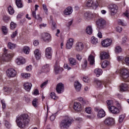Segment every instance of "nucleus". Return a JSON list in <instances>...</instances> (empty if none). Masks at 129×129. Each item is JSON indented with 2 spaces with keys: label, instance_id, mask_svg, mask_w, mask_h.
Segmentation results:
<instances>
[{
  "label": "nucleus",
  "instance_id": "obj_46",
  "mask_svg": "<svg viewBox=\"0 0 129 129\" xmlns=\"http://www.w3.org/2000/svg\"><path fill=\"white\" fill-rule=\"evenodd\" d=\"M38 104V99L35 98L32 101V105L34 107H37V104Z\"/></svg>",
  "mask_w": 129,
  "mask_h": 129
},
{
  "label": "nucleus",
  "instance_id": "obj_61",
  "mask_svg": "<svg viewBox=\"0 0 129 129\" xmlns=\"http://www.w3.org/2000/svg\"><path fill=\"white\" fill-rule=\"evenodd\" d=\"M117 32H118L119 33H120L121 31H122V28L120 27H117L116 28Z\"/></svg>",
  "mask_w": 129,
  "mask_h": 129
},
{
  "label": "nucleus",
  "instance_id": "obj_16",
  "mask_svg": "<svg viewBox=\"0 0 129 129\" xmlns=\"http://www.w3.org/2000/svg\"><path fill=\"white\" fill-rule=\"evenodd\" d=\"M73 13V8L71 7H68L65 10L63 11L64 15L66 16H69Z\"/></svg>",
  "mask_w": 129,
  "mask_h": 129
},
{
  "label": "nucleus",
  "instance_id": "obj_1",
  "mask_svg": "<svg viewBox=\"0 0 129 129\" xmlns=\"http://www.w3.org/2000/svg\"><path fill=\"white\" fill-rule=\"evenodd\" d=\"M29 121L30 118L27 114H22L16 119V122L19 127H25Z\"/></svg>",
  "mask_w": 129,
  "mask_h": 129
},
{
  "label": "nucleus",
  "instance_id": "obj_30",
  "mask_svg": "<svg viewBox=\"0 0 129 129\" xmlns=\"http://www.w3.org/2000/svg\"><path fill=\"white\" fill-rule=\"evenodd\" d=\"M86 7L91 8V7H93L94 6V2L92 0H88L86 5Z\"/></svg>",
  "mask_w": 129,
  "mask_h": 129
},
{
  "label": "nucleus",
  "instance_id": "obj_5",
  "mask_svg": "<svg viewBox=\"0 0 129 129\" xmlns=\"http://www.w3.org/2000/svg\"><path fill=\"white\" fill-rule=\"evenodd\" d=\"M121 74L122 76V79L124 80V81H125V79H127V78H128L129 77V72L128 70L126 69H122L121 70Z\"/></svg>",
  "mask_w": 129,
  "mask_h": 129
},
{
  "label": "nucleus",
  "instance_id": "obj_2",
  "mask_svg": "<svg viewBox=\"0 0 129 129\" xmlns=\"http://www.w3.org/2000/svg\"><path fill=\"white\" fill-rule=\"evenodd\" d=\"M73 122V118L69 117L66 116L60 123V127L61 129H68L69 126L72 124Z\"/></svg>",
  "mask_w": 129,
  "mask_h": 129
},
{
  "label": "nucleus",
  "instance_id": "obj_40",
  "mask_svg": "<svg viewBox=\"0 0 129 129\" xmlns=\"http://www.w3.org/2000/svg\"><path fill=\"white\" fill-rule=\"evenodd\" d=\"M82 67L83 69H86V68H87V60L84 59V61L82 64Z\"/></svg>",
  "mask_w": 129,
  "mask_h": 129
},
{
  "label": "nucleus",
  "instance_id": "obj_57",
  "mask_svg": "<svg viewBox=\"0 0 129 129\" xmlns=\"http://www.w3.org/2000/svg\"><path fill=\"white\" fill-rule=\"evenodd\" d=\"M124 61H125V64H126V65H128L129 66V57H125Z\"/></svg>",
  "mask_w": 129,
  "mask_h": 129
},
{
  "label": "nucleus",
  "instance_id": "obj_27",
  "mask_svg": "<svg viewBox=\"0 0 129 129\" xmlns=\"http://www.w3.org/2000/svg\"><path fill=\"white\" fill-rule=\"evenodd\" d=\"M69 61L70 64L71 65V66H75V65H76V64H77V62H76V59H75L73 57L69 58Z\"/></svg>",
  "mask_w": 129,
  "mask_h": 129
},
{
  "label": "nucleus",
  "instance_id": "obj_15",
  "mask_svg": "<svg viewBox=\"0 0 129 129\" xmlns=\"http://www.w3.org/2000/svg\"><path fill=\"white\" fill-rule=\"evenodd\" d=\"M108 109L113 114H118V113H119V109L114 106H111Z\"/></svg>",
  "mask_w": 129,
  "mask_h": 129
},
{
  "label": "nucleus",
  "instance_id": "obj_63",
  "mask_svg": "<svg viewBox=\"0 0 129 129\" xmlns=\"http://www.w3.org/2000/svg\"><path fill=\"white\" fill-rule=\"evenodd\" d=\"M39 41H38V40H35V41H34V42H33V45H34V46H38V45H39Z\"/></svg>",
  "mask_w": 129,
  "mask_h": 129
},
{
  "label": "nucleus",
  "instance_id": "obj_56",
  "mask_svg": "<svg viewBox=\"0 0 129 129\" xmlns=\"http://www.w3.org/2000/svg\"><path fill=\"white\" fill-rule=\"evenodd\" d=\"M47 84H48V81H46L41 84V85H40L41 88H43V87H44V86H46Z\"/></svg>",
  "mask_w": 129,
  "mask_h": 129
},
{
  "label": "nucleus",
  "instance_id": "obj_62",
  "mask_svg": "<svg viewBox=\"0 0 129 129\" xmlns=\"http://www.w3.org/2000/svg\"><path fill=\"white\" fill-rule=\"evenodd\" d=\"M76 58L79 61H80L82 59V56L80 55V54H77Z\"/></svg>",
  "mask_w": 129,
  "mask_h": 129
},
{
  "label": "nucleus",
  "instance_id": "obj_52",
  "mask_svg": "<svg viewBox=\"0 0 129 129\" xmlns=\"http://www.w3.org/2000/svg\"><path fill=\"white\" fill-rule=\"evenodd\" d=\"M57 28V26H56V23L55 22H52V25H51V29L52 30H55Z\"/></svg>",
  "mask_w": 129,
  "mask_h": 129
},
{
  "label": "nucleus",
  "instance_id": "obj_58",
  "mask_svg": "<svg viewBox=\"0 0 129 129\" xmlns=\"http://www.w3.org/2000/svg\"><path fill=\"white\" fill-rule=\"evenodd\" d=\"M126 41H127V38L126 37V36H124L122 38L123 44H125V43H126Z\"/></svg>",
  "mask_w": 129,
  "mask_h": 129
},
{
  "label": "nucleus",
  "instance_id": "obj_35",
  "mask_svg": "<svg viewBox=\"0 0 129 129\" xmlns=\"http://www.w3.org/2000/svg\"><path fill=\"white\" fill-rule=\"evenodd\" d=\"M86 31L87 34H88L89 35H91V34H92V27H91V26H88V27H87V29H86Z\"/></svg>",
  "mask_w": 129,
  "mask_h": 129
},
{
  "label": "nucleus",
  "instance_id": "obj_25",
  "mask_svg": "<svg viewBox=\"0 0 129 129\" xmlns=\"http://www.w3.org/2000/svg\"><path fill=\"white\" fill-rule=\"evenodd\" d=\"M54 70L55 74H59V73H61V72L63 71V68H60L59 66H55Z\"/></svg>",
  "mask_w": 129,
  "mask_h": 129
},
{
  "label": "nucleus",
  "instance_id": "obj_55",
  "mask_svg": "<svg viewBox=\"0 0 129 129\" xmlns=\"http://www.w3.org/2000/svg\"><path fill=\"white\" fill-rule=\"evenodd\" d=\"M1 103L2 104V107L3 108V109H5L6 108V103L5 102V101L2 100H1Z\"/></svg>",
  "mask_w": 129,
  "mask_h": 129
},
{
  "label": "nucleus",
  "instance_id": "obj_17",
  "mask_svg": "<svg viewBox=\"0 0 129 129\" xmlns=\"http://www.w3.org/2000/svg\"><path fill=\"white\" fill-rule=\"evenodd\" d=\"M16 62L18 65H22L26 63V60L24 57L20 56L16 59Z\"/></svg>",
  "mask_w": 129,
  "mask_h": 129
},
{
  "label": "nucleus",
  "instance_id": "obj_23",
  "mask_svg": "<svg viewBox=\"0 0 129 129\" xmlns=\"http://www.w3.org/2000/svg\"><path fill=\"white\" fill-rule=\"evenodd\" d=\"M128 88V86L127 85V84L122 83L120 86V91H126Z\"/></svg>",
  "mask_w": 129,
  "mask_h": 129
},
{
  "label": "nucleus",
  "instance_id": "obj_53",
  "mask_svg": "<svg viewBox=\"0 0 129 129\" xmlns=\"http://www.w3.org/2000/svg\"><path fill=\"white\" fill-rule=\"evenodd\" d=\"M18 35V31H15L14 32H13L12 33V34L11 35V38H16V36Z\"/></svg>",
  "mask_w": 129,
  "mask_h": 129
},
{
  "label": "nucleus",
  "instance_id": "obj_64",
  "mask_svg": "<svg viewBox=\"0 0 129 129\" xmlns=\"http://www.w3.org/2000/svg\"><path fill=\"white\" fill-rule=\"evenodd\" d=\"M117 60L120 61H122L123 60V57L122 56H117Z\"/></svg>",
  "mask_w": 129,
  "mask_h": 129
},
{
  "label": "nucleus",
  "instance_id": "obj_44",
  "mask_svg": "<svg viewBox=\"0 0 129 129\" xmlns=\"http://www.w3.org/2000/svg\"><path fill=\"white\" fill-rule=\"evenodd\" d=\"M2 31L4 35H7L8 34V29L6 26L2 27Z\"/></svg>",
  "mask_w": 129,
  "mask_h": 129
},
{
  "label": "nucleus",
  "instance_id": "obj_18",
  "mask_svg": "<svg viewBox=\"0 0 129 129\" xmlns=\"http://www.w3.org/2000/svg\"><path fill=\"white\" fill-rule=\"evenodd\" d=\"M74 42V40L73 38H70L67 43L66 47L67 49H71L72 46H73V43Z\"/></svg>",
  "mask_w": 129,
  "mask_h": 129
},
{
  "label": "nucleus",
  "instance_id": "obj_19",
  "mask_svg": "<svg viewBox=\"0 0 129 129\" xmlns=\"http://www.w3.org/2000/svg\"><path fill=\"white\" fill-rule=\"evenodd\" d=\"M34 53L36 60H40V59H41V53L40 52V50L38 49H35Z\"/></svg>",
  "mask_w": 129,
  "mask_h": 129
},
{
  "label": "nucleus",
  "instance_id": "obj_29",
  "mask_svg": "<svg viewBox=\"0 0 129 129\" xmlns=\"http://www.w3.org/2000/svg\"><path fill=\"white\" fill-rule=\"evenodd\" d=\"M94 73L97 77H99L102 74V70L100 69H96L94 71Z\"/></svg>",
  "mask_w": 129,
  "mask_h": 129
},
{
  "label": "nucleus",
  "instance_id": "obj_14",
  "mask_svg": "<svg viewBox=\"0 0 129 129\" xmlns=\"http://www.w3.org/2000/svg\"><path fill=\"white\" fill-rule=\"evenodd\" d=\"M74 109L76 111H81V110H82L81 104L77 102H75L74 104Z\"/></svg>",
  "mask_w": 129,
  "mask_h": 129
},
{
  "label": "nucleus",
  "instance_id": "obj_41",
  "mask_svg": "<svg viewBox=\"0 0 129 129\" xmlns=\"http://www.w3.org/2000/svg\"><path fill=\"white\" fill-rule=\"evenodd\" d=\"M8 12L10 15H13L15 13V10L12 8V6H10L8 7Z\"/></svg>",
  "mask_w": 129,
  "mask_h": 129
},
{
  "label": "nucleus",
  "instance_id": "obj_4",
  "mask_svg": "<svg viewBox=\"0 0 129 129\" xmlns=\"http://www.w3.org/2000/svg\"><path fill=\"white\" fill-rule=\"evenodd\" d=\"M109 10L110 11L111 15L112 16H114L116 13H117V6L115 4H112L109 6Z\"/></svg>",
  "mask_w": 129,
  "mask_h": 129
},
{
  "label": "nucleus",
  "instance_id": "obj_10",
  "mask_svg": "<svg viewBox=\"0 0 129 129\" xmlns=\"http://www.w3.org/2000/svg\"><path fill=\"white\" fill-rule=\"evenodd\" d=\"M56 91L57 93H62L64 91V85L62 83H58L56 86Z\"/></svg>",
  "mask_w": 129,
  "mask_h": 129
},
{
  "label": "nucleus",
  "instance_id": "obj_9",
  "mask_svg": "<svg viewBox=\"0 0 129 129\" xmlns=\"http://www.w3.org/2000/svg\"><path fill=\"white\" fill-rule=\"evenodd\" d=\"M114 122V119L110 117L107 118L104 121L105 124L109 126H110V125H113Z\"/></svg>",
  "mask_w": 129,
  "mask_h": 129
},
{
  "label": "nucleus",
  "instance_id": "obj_37",
  "mask_svg": "<svg viewBox=\"0 0 129 129\" xmlns=\"http://www.w3.org/2000/svg\"><path fill=\"white\" fill-rule=\"evenodd\" d=\"M23 52L25 54H29L30 53V47L28 46H24L23 47Z\"/></svg>",
  "mask_w": 129,
  "mask_h": 129
},
{
  "label": "nucleus",
  "instance_id": "obj_50",
  "mask_svg": "<svg viewBox=\"0 0 129 129\" xmlns=\"http://www.w3.org/2000/svg\"><path fill=\"white\" fill-rule=\"evenodd\" d=\"M78 99L79 101H80L82 103V104H83V105L85 104V100H84L83 98L80 97L78 98Z\"/></svg>",
  "mask_w": 129,
  "mask_h": 129
},
{
  "label": "nucleus",
  "instance_id": "obj_31",
  "mask_svg": "<svg viewBox=\"0 0 129 129\" xmlns=\"http://www.w3.org/2000/svg\"><path fill=\"white\" fill-rule=\"evenodd\" d=\"M17 47V44H14L12 42H9L8 44V47L11 50L15 49Z\"/></svg>",
  "mask_w": 129,
  "mask_h": 129
},
{
  "label": "nucleus",
  "instance_id": "obj_7",
  "mask_svg": "<svg viewBox=\"0 0 129 129\" xmlns=\"http://www.w3.org/2000/svg\"><path fill=\"white\" fill-rule=\"evenodd\" d=\"M41 39L46 43L51 41V35L49 33H44L42 34Z\"/></svg>",
  "mask_w": 129,
  "mask_h": 129
},
{
  "label": "nucleus",
  "instance_id": "obj_45",
  "mask_svg": "<svg viewBox=\"0 0 129 129\" xmlns=\"http://www.w3.org/2000/svg\"><path fill=\"white\" fill-rule=\"evenodd\" d=\"M115 52L117 54H118V53H120V52H121V47L120 46H116L115 47Z\"/></svg>",
  "mask_w": 129,
  "mask_h": 129
},
{
  "label": "nucleus",
  "instance_id": "obj_26",
  "mask_svg": "<svg viewBox=\"0 0 129 129\" xmlns=\"http://www.w3.org/2000/svg\"><path fill=\"white\" fill-rule=\"evenodd\" d=\"M88 61L90 63V65H93L94 64V62H95L94 59V56L90 54L88 57Z\"/></svg>",
  "mask_w": 129,
  "mask_h": 129
},
{
  "label": "nucleus",
  "instance_id": "obj_6",
  "mask_svg": "<svg viewBox=\"0 0 129 129\" xmlns=\"http://www.w3.org/2000/svg\"><path fill=\"white\" fill-rule=\"evenodd\" d=\"M6 73L7 76H8L9 78L15 77L17 75V71L15 70V69L12 68L8 69Z\"/></svg>",
  "mask_w": 129,
  "mask_h": 129
},
{
  "label": "nucleus",
  "instance_id": "obj_60",
  "mask_svg": "<svg viewBox=\"0 0 129 129\" xmlns=\"http://www.w3.org/2000/svg\"><path fill=\"white\" fill-rule=\"evenodd\" d=\"M56 118L55 115L52 114L50 116V120H51V121H53V120H55V118Z\"/></svg>",
  "mask_w": 129,
  "mask_h": 129
},
{
  "label": "nucleus",
  "instance_id": "obj_32",
  "mask_svg": "<svg viewBox=\"0 0 129 129\" xmlns=\"http://www.w3.org/2000/svg\"><path fill=\"white\" fill-rule=\"evenodd\" d=\"M32 17L35 18L36 20H42V18L40 17V15H38L37 16V15L36 14V11H32Z\"/></svg>",
  "mask_w": 129,
  "mask_h": 129
},
{
  "label": "nucleus",
  "instance_id": "obj_39",
  "mask_svg": "<svg viewBox=\"0 0 129 129\" xmlns=\"http://www.w3.org/2000/svg\"><path fill=\"white\" fill-rule=\"evenodd\" d=\"M108 65H109V61L105 60L102 62L101 66L102 68H105L106 67L108 66Z\"/></svg>",
  "mask_w": 129,
  "mask_h": 129
},
{
  "label": "nucleus",
  "instance_id": "obj_36",
  "mask_svg": "<svg viewBox=\"0 0 129 129\" xmlns=\"http://www.w3.org/2000/svg\"><path fill=\"white\" fill-rule=\"evenodd\" d=\"M107 106H108V108L109 109L113 104V101L111 100H109L106 101Z\"/></svg>",
  "mask_w": 129,
  "mask_h": 129
},
{
  "label": "nucleus",
  "instance_id": "obj_42",
  "mask_svg": "<svg viewBox=\"0 0 129 129\" xmlns=\"http://www.w3.org/2000/svg\"><path fill=\"white\" fill-rule=\"evenodd\" d=\"M124 117H125V115L124 114H121L119 116V122L120 123L123 121V119H124Z\"/></svg>",
  "mask_w": 129,
  "mask_h": 129
},
{
  "label": "nucleus",
  "instance_id": "obj_28",
  "mask_svg": "<svg viewBox=\"0 0 129 129\" xmlns=\"http://www.w3.org/2000/svg\"><path fill=\"white\" fill-rule=\"evenodd\" d=\"M94 82L97 84V87H101V86L102 85V84H104L105 87H106V85H105V83L102 82L101 81H100L98 80H95Z\"/></svg>",
  "mask_w": 129,
  "mask_h": 129
},
{
  "label": "nucleus",
  "instance_id": "obj_13",
  "mask_svg": "<svg viewBox=\"0 0 129 129\" xmlns=\"http://www.w3.org/2000/svg\"><path fill=\"white\" fill-rule=\"evenodd\" d=\"M45 56L46 58L50 59L52 57V48L51 47H47L45 49Z\"/></svg>",
  "mask_w": 129,
  "mask_h": 129
},
{
  "label": "nucleus",
  "instance_id": "obj_38",
  "mask_svg": "<svg viewBox=\"0 0 129 129\" xmlns=\"http://www.w3.org/2000/svg\"><path fill=\"white\" fill-rule=\"evenodd\" d=\"M91 43L92 44H94V45H96V44H98V39L93 36L92 37Z\"/></svg>",
  "mask_w": 129,
  "mask_h": 129
},
{
  "label": "nucleus",
  "instance_id": "obj_48",
  "mask_svg": "<svg viewBox=\"0 0 129 129\" xmlns=\"http://www.w3.org/2000/svg\"><path fill=\"white\" fill-rule=\"evenodd\" d=\"M30 74L27 73H22L21 74V76L23 78H28V77H30Z\"/></svg>",
  "mask_w": 129,
  "mask_h": 129
},
{
  "label": "nucleus",
  "instance_id": "obj_49",
  "mask_svg": "<svg viewBox=\"0 0 129 129\" xmlns=\"http://www.w3.org/2000/svg\"><path fill=\"white\" fill-rule=\"evenodd\" d=\"M85 112L87 113L90 114V113H91V112H92V110L91 108H90V107L86 108L85 109Z\"/></svg>",
  "mask_w": 129,
  "mask_h": 129
},
{
  "label": "nucleus",
  "instance_id": "obj_33",
  "mask_svg": "<svg viewBox=\"0 0 129 129\" xmlns=\"http://www.w3.org/2000/svg\"><path fill=\"white\" fill-rule=\"evenodd\" d=\"M4 90L5 92H6V94H10L12 92V88L4 87Z\"/></svg>",
  "mask_w": 129,
  "mask_h": 129
},
{
  "label": "nucleus",
  "instance_id": "obj_3",
  "mask_svg": "<svg viewBox=\"0 0 129 129\" xmlns=\"http://www.w3.org/2000/svg\"><path fill=\"white\" fill-rule=\"evenodd\" d=\"M96 25L99 29H103L105 25H106V22L102 18L99 19L96 21Z\"/></svg>",
  "mask_w": 129,
  "mask_h": 129
},
{
  "label": "nucleus",
  "instance_id": "obj_22",
  "mask_svg": "<svg viewBox=\"0 0 129 129\" xmlns=\"http://www.w3.org/2000/svg\"><path fill=\"white\" fill-rule=\"evenodd\" d=\"M24 88L26 91H30L32 88V84L30 83H26L24 85Z\"/></svg>",
  "mask_w": 129,
  "mask_h": 129
},
{
  "label": "nucleus",
  "instance_id": "obj_20",
  "mask_svg": "<svg viewBox=\"0 0 129 129\" xmlns=\"http://www.w3.org/2000/svg\"><path fill=\"white\" fill-rule=\"evenodd\" d=\"M74 87L76 91H80L81 90V84L78 81H76L74 83Z\"/></svg>",
  "mask_w": 129,
  "mask_h": 129
},
{
  "label": "nucleus",
  "instance_id": "obj_54",
  "mask_svg": "<svg viewBox=\"0 0 129 129\" xmlns=\"http://www.w3.org/2000/svg\"><path fill=\"white\" fill-rule=\"evenodd\" d=\"M5 126H6L7 128H10V127H11V123L8 121H5Z\"/></svg>",
  "mask_w": 129,
  "mask_h": 129
},
{
  "label": "nucleus",
  "instance_id": "obj_11",
  "mask_svg": "<svg viewBox=\"0 0 129 129\" xmlns=\"http://www.w3.org/2000/svg\"><path fill=\"white\" fill-rule=\"evenodd\" d=\"M112 40L111 39H107L103 40L101 42L102 46L103 47H107L111 45Z\"/></svg>",
  "mask_w": 129,
  "mask_h": 129
},
{
  "label": "nucleus",
  "instance_id": "obj_8",
  "mask_svg": "<svg viewBox=\"0 0 129 129\" xmlns=\"http://www.w3.org/2000/svg\"><path fill=\"white\" fill-rule=\"evenodd\" d=\"M95 111H98L97 116L98 118H102L105 116V111L103 109L99 110L97 108H95Z\"/></svg>",
  "mask_w": 129,
  "mask_h": 129
},
{
  "label": "nucleus",
  "instance_id": "obj_47",
  "mask_svg": "<svg viewBox=\"0 0 129 129\" xmlns=\"http://www.w3.org/2000/svg\"><path fill=\"white\" fill-rule=\"evenodd\" d=\"M50 97L51 98H52V99H57V98H58V97L56 96V94H55V93L54 92H51L50 93Z\"/></svg>",
  "mask_w": 129,
  "mask_h": 129
},
{
  "label": "nucleus",
  "instance_id": "obj_59",
  "mask_svg": "<svg viewBox=\"0 0 129 129\" xmlns=\"http://www.w3.org/2000/svg\"><path fill=\"white\" fill-rule=\"evenodd\" d=\"M43 9L45 13H48V9H47V6L46 5H43Z\"/></svg>",
  "mask_w": 129,
  "mask_h": 129
},
{
  "label": "nucleus",
  "instance_id": "obj_43",
  "mask_svg": "<svg viewBox=\"0 0 129 129\" xmlns=\"http://www.w3.org/2000/svg\"><path fill=\"white\" fill-rule=\"evenodd\" d=\"M10 28L11 30H14V29H16V28H17V24L13 22H12L10 24Z\"/></svg>",
  "mask_w": 129,
  "mask_h": 129
},
{
  "label": "nucleus",
  "instance_id": "obj_34",
  "mask_svg": "<svg viewBox=\"0 0 129 129\" xmlns=\"http://www.w3.org/2000/svg\"><path fill=\"white\" fill-rule=\"evenodd\" d=\"M15 3L18 8H23V4L21 0H16Z\"/></svg>",
  "mask_w": 129,
  "mask_h": 129
},
{
  "label": "nucleus",
  "instance_id": "obj_12",
  "mask_svg": "<svg viewBox=\"0 0 129 129\" xmlns=\"http://www.w3.org/2000/svg\"><path fill=\"white\" fill-rule=\"evenodd\" d=\"M76 50L78 52H81L84 49V44L82 42H77L76 44Z\"/></svg>",
  "mask_w": 129,
  "mask_h": 129
},
{
  "label": "nucleus",
  "instance_id": "obj_24",
  "mask_svg": "<svg viewBox=\"0 0 129 129\" xmlns=\"http://www.w3.org/2000/svg\"><path fill=\"white\" fill-rule=\"evenodd\" d=\"M108 54L106 52H102L100 53L101 60H104L105 59H108Z\"/></svg>",
  "mask_w": 129,
  "mask_h": 129
},
{
  "label": "nucleus",
  "instance_id": "obj_51",
  "mask_svg": "<svg viewBox=\"0 0 129 129\" xmlns=\"http://www.w3.org/2000/svg\"><path fill=\"white\" fill-rule=\"evenodd\" d=\"M117 23L118 25H121V26H125L124 23H123V20L119 19L117 20Z\"/></svg>",
  "mask_w": 129,
  "mask_h": 129
},
{
  "label": "nucleus",
  "instance_id": "obj_21",
  "mask_svg": "<svg viewBox=\"0 0 129 129\" xmlns=\"http://www.w3.org/2000/svg\"><path fill=\"white\" fill-rule=\"evenodd\" d=\"M84 17L85 19L86 20H88V19H91L93 17V14L90 12H85L84 14Z\"/></svg>",
  "mask_w": 129,
  "mask_h": 129
}]
</instances>
